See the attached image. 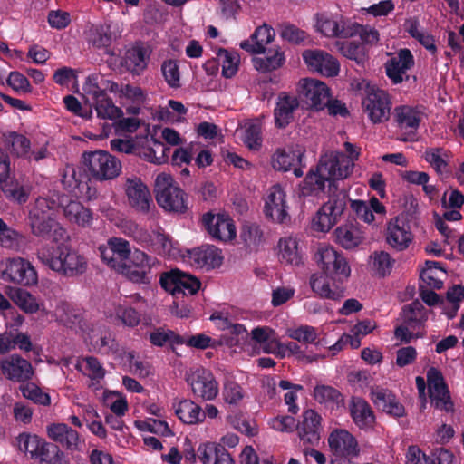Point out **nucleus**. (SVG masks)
<instances>
[{"label": "nucleus", "instance_id": "1", "mask_svg": "<svg viewBox=\"0 0 464 464\" xmlns=\"http://www.w3.org/2000/svg\"><path fill=\"white\" fill-rule=\"evenodd\" d=\"M37 258L52 269L67 277L79 276L88 267L86 258L70 244L45 245L37 250Z\"/></svg>", "mask_w": 464, "mask_h": 464}, {"label": "nucleus", "instance_id": "2", "mask_svg": "<svg viewBox=\"0 0 464 464\" xmlns=\"http://www.w3.org/2000/svg\"><path fill=\"white\" fill-rule=\"evenodd\" d=\"M55 202L45 198L36 199L29 212V225L32 234L44 239L63 241L68 237L67 231L55 219Z\"/></svg>", "mask_w": 464, "mask_h": 464}, {"label": "nucleus", "instance_id": "3", "mask_svg": "<svg viewBox=\"0 0 464 464\" xmlns=\"http://www.w3.org/2000/svg\"><path fill=\"white\" fill-rule=\"evenodd\" d=\"M154 192L157 203L165 211L177 214L188 211V196L169 174L163 172L157 176Z\"/></svg>", "mask_w": 464, "mask_h": 464}, {"label": "nucleus", "instance_id": "4", "mask_svg": "<svg viewBox=\"0 0 464 464\" xmlns=\"http://www.w3.org/2000/svg\"><path fill=\"white\" fill-rule=\"evenodd\" d=\"M82 162L91 179L106 181L116 179L121 172V162L106 150L85 151Z\"/></svg>", "mask_w": 464, "mask_h": 464}, {"label": "nucleus", "instance_id": "5", "mask_svg": "<svg viewBox=\"0 0 464 464\" xmlns=\"http://www.w3.org/2000/svg\"><path fill=\"white\" fill-rule=\"evenodd\" d=\"M316 261L324 274L333 281L343 283L351 275V268L343 254L327 245L320 246L316 254Z\"/></svg>", "mask_w": 464, "mask_h": 464}, {"label": "nucleus", "instance_id": "6", "mask_svg": "<svg viewBox=\"0 0 464 464\" xmlns=\"http://www.w3.org/2000/svg\"><path fill=\"white\" fill-rule=\"evenodd\" d=\"M0 278L4 281L31 286L38 282V276L34 266L22 257L7 258L0 264Z\"/></svg>", "mask_w": 464, "mask_h": 464}, {"label": "nucleus", "instance_id": "7", "mask_svg": "<svg viewBox=\"0 0 464 464\" xmlns=\"http://www.w3.org/2000/svg\"><path fill=\"white\" fill-rule=\"evenodd\" d=\"M160 283L161 287L170 293L173 296L193 295L200 288L201 283L196 277L178 268L171 269L160 276Z\"/></svg>", "mask_w": 464, "mask_h": 464}, {"label": "nucleus", "instance_id": "8", "mask_svg": "<svg viewBox=\"0 0 464 464\" xmlns=\"http://www.w3.org/2000/svg\"><path fill=\"white\" fill-rule=\"evenodd\" d=\"M318 169L329 182V191L337 188V180L347 178L352 168L347 156L342 152H331L323 155L318 163Z\"/></svg>", "mask_w": 464, "mask_h": 464}, {"label": "nucleus", "instance_id": "9", "mask_svg": "<svg viewBox=\"0 0 464 464\" xmlns=\"http://www.w3.org/2000/svg\"><path fill=\"white\" fill-rule=\"evenodd\" d=\"M362 106L370 121L374 124L385 122L390 119L392 100L390 94L383 90L369 87L362 100Z\"/></svg>", "mask_w": 464, "mask_h": 464}, {"label": "nucleus", "instance_id": "10", "mask_svg": "<svg viewBox=\"0 0 464 464\" xmlns=\"http://www.w3.org/2000/svg\"><path fill=\"white\" fill-rule=\"evenodd\" d=\"M286 203V194L279 185L272 186L265 200L264 214L267 219L278 224H284L290 219Z\"/></svg>", "mask_w": 464, "mask_h": 464}, {"label": "nucleus", "instance_id": "11", "mask_svg": "<svg viewBox=\"0 0 464 464\" xmlns=\"http://www.w3.org/2000/svg\"><path fill=\"white\" fill-rule=\"evenodd\" d=\"M0 371L6 379L14 382H29L34 375L31 362L18 354L0 359Z\"/></svg>", "mask_w": 464, "mask_h": 464}, {"label": "nucleus", "instance_id": "12", "mask_svg": "<svg viewBox=\"0 0 464 464\" xmlns=\"http://www.w3.org/2000/svg\"><path fill=\"white\" fill-rule=\"evenodd\" d=\"M187 382L193 394L204 401H212L218 394V384L208 370L198 369L187 378Z\"/></svg>", "mask_w": 464, "mask_h": 464}, {"label": "nucleus", "instance_id": "13", "mask_svg": "<svg viewBox=\"0 0 464 464\" xmlns=\"http://www.w3.org/2000/svg\"><path fill=\"white\" fill-rule=\"evenodd\" d=\"M299 93L311 110L320 111L325 108L324 103L330 97V89L321 81L306 78L300 82Z\"/></svg>", "mask_w": 464, "mask_h": 464}, {"label": "nucleus", "instance_id": "14", "mask_svg": "<svg viewBox=\"0 0 464 464\" xmlns=\"http://www.w3.org/2000/svg\"><path fill=\"white\" fill-rule=\"evenodd\" d=\"M302 56L310 70L324 76H335L340 71L338 61L325 51L305 50Z\"/></svg>", "mask_w": 464, "mask_h": 464}, {"label": "nucleus", "instance_id": "15", "mask_svg": "<svg viewBox=\"0 0 464 464\" xmlns=\"http://www.w3.org/2000/svg\"><path fill=\"white\" fill-rule=\"evenodd\" d=\"M202 222L208 233L214 239L227 241L236 237L233 220L226 214L214 215L208 212L203 215Z\"/></svg>", "mask_w": 464, "mask_h": 464}, {"label": "nucleus", "instance_id": "16", "mask_svg": "<svg viewBox=\"0 0 464 464\" xmlns=\"http://www.w3.org/2000/svg\"><path fill=\"white\" fill-rule=\"evenodd\" d=\"M125 193L130 206L137 212L148 214L152 202L148 187L140 178H128L125 185Z\"/></svg>", "mask_w": 464, "mask_h": 464}, {"label": "nucleus", "instance_id": "17", "mask_svg": "<svg viewBox=\"0 0 464 464\" xmlns=\"http://www.w3.org/2000/svg\"><path fill=\"white\" fill-rule=\"evenodd\" d=\"M413 66L414 57L407 48L401 49L396 56L390 58L384 64L386 75L393 84L409 80L407 71Z\"/></svg>", "mask_w": 464, "mask_h": 464}, {"label": "nucleus", "instance_id": "18", "mask_svg": "<svg viewBox=\"0 0 464 464\" xmlns=\"http://www.w3.org/2000/svg\"><path fill=\"white\" fill-rule=\"evenodd\" d=\"M396 127L407 135L416 134L422 121V111L418 106L399 105L392 112Z\"/></svg>", "mask_w": 464, "mask_h": 464}, {"label": "nucleus", "instance_id": "19", "mask_svg": "<svg viewBox=\"0 0 464 464\" xmlns=\"http://www.w3.org/2000/svg\"><path fill=\"white\" fill-rule=\"evenodd\" d=\"M299 101L295 95L281 92L274 109L275 126L285 129L295 120V111L299 108Z\"/></svg>", "mask_w": 464, "mask_h": 464}, {"label": "nucleus", "instance_id": "20", "mask_svg": "<svg viewBox=\"0 0 464 464\" xmlns=\"http://www.w3.org/2000/svg\"><path fill=\"white\" fill-rule=\"evenodd\" d=\"M322 417L314 410L308 409L303 413V420L296 426L298 436L304 444L317 445L320 440Z\"/></svg>", "mask_w": 464, "mask_h": 464}, {"label": "nucleus", "instance_id": "21", "mask_svg": "<svg viewBox=\"0 0 464 464\" xmlns=\"http://www.w3.org/2000/svg\"><path fill=\"white\" fill-rule=\"evenodd\" d=\"M334 458L356 457L360 450L356 439L345 430L333 431L328 439Z\"/></svg>", "mask_w": 464, "mask_h": 464}, {"label": "nucleus", "instance_id": "22", "mask_svg": "<svg viewBox=\"0 0 464 464\" xmlns=\"http://www.w3.org/2000/svg\"><path fill=\"white\" fill-rule=\"evenodd\" d=\"M342 283L333 281L324 274H314L310 277V286L318 296L330 300H338L343 296Z\"/></svg>", "mask_w": 464, "mask_h": 464}, {"label": "nucleus", "instance_id": "23", "mask_svg": "<svg viewBox=\"0 0 464 464\" xmlns=\"http://www.w3.org/2000/svg\"><path fill=\"white\" fill-rule=\"evenodd\" d=\"M373 403L383 412L399 418L405 415L404 406L398 401L395 394L388 389L376 387L372 390Z\"/></svg>", "mask_w": 464, "mask_h": 464}, {"label": "nucleus", "instance_id": "24", "mask_svg": "<svg viewBox=\"0 0 464 464\" xmlns=\"http://www.w3.org/2000/svg\"><path fill=\"white\" fill-rule=\"evenodd\" d=\"M412 240V234L409 223L403 218L396 217L388 226L387 242L399 251L409 246Z\"/></svg>", "mask_w": 464, "mask_h": 464}, {"label": "nucleus", "instance_id": "25", "mask_svg": "<svg viewBox=\"0 0 464 464\" xmlns=\"http://www.w3.org/2000/svg\"><path fill=\"white\" fill-rule=\"evenodd\" d=\"M350 415L355 425L364 430L373 428L375 415L371 405L360 397H352L349 404Z\"/></svg>", "mask_w": 464, "mask_h": 464}, {"label": "nucleus", "instance_id": "26", "mask_svg": "<svg viewBox=\"0 0 464 464\" xmlns=\"http://www.w3.org/2000/svg\"><path fill=\"white\" fill-rule=\"evenodd\" d=\"M51 440L59 443L68 450H78L80 443L79 433L65 423H53L47 428Z\"/></svg>", "mask_w": 464, "mask_h": 464}, {"label": "nucleus", "instance_id": "27", "mask_svg": "<svg viewBox=\"0 0 464 464\" xmlns=\"http://www.w3.org/2000/svg\"><path fill=\"white\" fill-rule=\"evenodd\" d=\"M275 35V30L271 26H258L249 39L240 43V48L254 54L265 53L266 45L273 41Z\"/></svg>", "mask_w": 464, "mask_h": 464}, {"label": "nucleus", "instance_id": "28", "mask_svg": "<svg viewBox=\"0 0 464 464\" xmlns=\"http://www.w3.org/2000/svg\"><path fill=\"white\" fill-rule=\"evenodd\" d=\"M151 54L150 46L136 43L125 54V65L133 74H140L147 67Z\"/></svg>", "mask_w": 464, "mask_h": 464}, {"label": "nucleus", "instance_id": "29", "mask_svg": "<svg viewBox=\"0 0 464 464\" xmlns=\"http://www.w3.org/2000/svg\"><path fill=\"white\" fill-rule=\"evenodd\" d=\"M189 259L194 265L207 269L221 266L223 256L221 251L215 246H202L189 251Z\"/></svg>", "mask_w": 464, "mask_h": 464}, {"label": "nucleus", "instance_id": "30", "mask_svg": "<svg viewBox=\"0 0 464 464\" xmlns=\"http://www.w3.org/2000/svg\"><path fill=\"white\" fill-rule=\"evenodd\" d=\"M198 456L203 464H234V460L226 448L215 442L199 445Z\"/></svg>", "mask_w": 464, "mask_h": 464}, {"label": "nucleus", "instance_id": "31", "mask_svg": "<svg viewBox=\"0 0 464 464\" xmlns=\"http://www.w3.org/2000/svg\"><path fill=\"white\" fill-rule=\"evenodd\" d=\"M316 26L327 37L349 38L353 36L356 32L354 28L351 27V24L324 14L317 18Z\"/></svg>", "mask_w": 464, "mask_h": 464}, {"label": "nucleus", "instance_id": "32", "mask_svg": "<svg viewBox=\"0 0 464 464\" xmlns=\"http://www.w3.org/2000/svg\"><path fill=\"white\" fill-rule=\"evenodd\" d=\"M304 158V150H277L273 156V167L276 170L288 171L292 167L301 165Z\"/></svg>", "mask_w": 464, "mask_h": 464}, {"label": "nucleus", "instance_id": "33", "mask_svg": "<svg viewBox=\"0 0 464 464\" xmlns=\"http://www.w3.org/2000/svg\"><path fill=\"white\" fill-rule=\"evenodd\" d=\"M401 317L404 324L416 329L427 321V310L419 300H415L402 307Z\"/></svg>", "mask_w": 464, "mask_h": 464}, {"label": "nucleus", "instance_id": "34", "mask_svg": "<svg viewBox=\"0 0 464 464\" xmlns=\"http://www.w3.org/2000/svg\"><path fill=\"white\" fill-rule=\"evenodd\" d=\"M177 417L185 424H198L204 421L202 408L191 400H182L175 406Z\"/></svg>", "mask_w": 464, "mask_h": 464}, {"label": "nucleus", "instance_id": "35", "mask_svg": "<svg viewBox=\"0 0 464 464\" xmlns=\"http://www.w3.org/2000/svg\"><path fill=\"white\" fill-rule=\"evenodd\" d=\"M314 399L325 407L334 409L343 405V394L334 387L325 384H318L314 388Z\"/></svg>", "mask_w": 464, "mask_h": 464}, {"label": "nucleus", "instance_id": "36", "mask_svg": "<svg viewBox=\"0 0 464 464\" xmlns=\"http://www.w3.org/2000/svg\"><path fill=\"white\" fill-rule=\"evenodd\" d=\"M6 294L9 298L26 314H34L40 310L42 304L35 296L24 289L9 287Z\"/></svg>", "mask_w": 464, "mask_h": 464}, {"label": "nucleus", "instance_id": "37", "mask_svg": "<svg viewBox=\"0 0 464 464\" xmlns=\"http://www.w3.org/2000/svg\"><path fill=\"white\" fill-rule=\"evenodd\" d=\"M149 340L151 345L157 347H163L167 344H169L173 352L175 351V345H181L185 343L183 336L176 334L172 330H165L162 327H158L150 333Z\"/></svg>", "mask_w": 464, "mask_h": 464}, {"label": "nucleus", "instance_id": "38", "mask_svg": "<svg viewBox=\"0 0 464 464\" xmlns=\"http://www.w3.org/2000/svg\"><path fill=\"white\" fill-rule=\"evenodd\" d=\"M285 61L284 52L280 47L268 49L264 58H255V68L262 72H272L280 68Z\"/></svg>", "mask_w": 464, "mask_h": 464}, {"label": "nucleus", "instance_id": "39", "mask_svg": "<svg viewBox=\"0 0 464 464\" xmlns=\"http://www.w3.org/2000/svg\"><path fill=\"white\" fill-rule=\"evenodd\" d=\"M65 218L81 227L89 226L92 220V214L90 209L75 200L70 201L63 208Z\"/></svg>", "mask_w": 464, "mask_h": 464}, {"label": "nucleus", "instance_id": "40", "mask_svg": "<svg viewBox=\"0 0 464 464\" xmlns=\"http://www.w3.org/2000/svg\"><path fill=\"white\" fill-rule=\"evenodd\" d=\"M35 461H38L39 464H69L65 454L60 448L45 440L40 447Z\"/></svg>", "mask_w": 464, "mask_h": 464}, {"label": "nucleus", "instance_id": "41", "mask_svg": "<svg viewBox=\"0 0 464 464\" xmlns=\"http://www.w3.org/2000/svg\"><path fill=\"white\" fill-rule=\"evenodd\" d=\"M97 116L102 119L116 120L123 115L122 110L116 106L105 92L99 99L92 102Z\"/></svg>", "mask_w": 464, "mask_h": 464}, {"label": "nucleus", "instance_id": "42", "mask_svg": "<svg viewBox=\"0 0 464 464\" xmlns=\"http://www.w3.org/2000/svg\"><path fill=\"white\" fill-rule=\"evenodd\" d=\"M89 44L101 49L110 46L112 43V34L109 25H92L86 34Z\"/></svg>", "mask_w": 464, "mask_h": 464}, {"label": "nucleus", "instance_id": "43", "mask_svg": "<svg viewBox=\"0 0 464 464\" xmlns=\"http://www.w3.org/2000/svg\"><path fill=\"white\" fill-rule=\"evenodd\" d=\"M280 260L283 263L298 266L302 262V256L298 251V243L295 238H281L279 241Z\"/></svg>", "mask_w": 464, "mask_h": 464}, {"label": "nucleus", "instance_id": "44", "mask_svg": "<svg viewBox=\"0 0 464 464\" xmlns=\"http://www.w3.org/2000/svg\"><path fill=\"white\" fill-rule=\"evenodd\" d=\"M429 392L436 408L446 412H452L454 411L453 402L450 400V392L444 381L430 387Z\"/></svg>", "mask_w": 464, "mask_h": 464}, {"label": "nucleus", "instance_id": "45", "mask_svg": "<svg viewBox=\"0 0 464 464\" xmlns=\"http://www.w3.org/2000/svg\"><path fill=\"white\" fill-rule=\"evenodd\" d=\"M217 56L222 66V75L227 79L232 78L238 71L240 61L238 53L235 51L219 48Z\"/></svg>", "mask_w": 464, "mask_h": 464}, {"label": "nucleus", "instance_id": "46", "mask_svg": "<svg viewBox=\"0 0 464 464\" xmlns=\"http://www.w3.org/2000/svg\"><path fill=\"white\" fill-rule=\"evenodd\" d=\"M326 178L319 171L318 166L311 169L306 174L303 184L301 185V193L304 196L312 195L314 192L323 191L324 189Z\"/></svg>", "mask_w": 464, "mask_h": 464}, {"label": "nucleus", "instance_id": "47", "mask_svg": "<svg viewBox=\"0 0 464 464\" xmlns=\"http://www.w3.org/2000/svg\"><path fill=\"white\" fill-rule=\"evenodd\" d=\"M336 241L345 249H352L357 246L362 237L360 231L353 226H341L335 230Z\"/></svg>", "mask_w": 464, "mask_h": 464}, {"label": "nucleus", "instance_id": "48", "mask_svg": "<svg viewBox=\"0 0 464 464\" xmlns=\"http://www.w3.org/2000/svg\"><path fill=\"white\" fill-rule=\"evenodd\" d=\"M423 158L438 174H442L448 167V153L443 148H428Z\"/></svg>", "mask_w": 464, "mask_h": 464}, {"label": "nucleus", "instance_id": "49", "mask_svg": "<svg viewBox=\"0 0 464 464\" xmlns=\"http://www.w3.org/2000/svg\"><path fill=\"white\" fill-rule=\"evenodd\" d=\"M240 237L249 247H256L264 242V232L256 223L245 222L242 225Z\"/></svg>", "mask_w": 464, "mask_h": 464}, {"label": "nucleus", "instance_id": "50", "mask_svg": "<svg viewBox=\"0 0 464 464\" xmlns=\"http://www.w3.org/2000/svg\"><path fill=\"white\" fill-rule=\"evenodd\" d=\"M331 192L329 200L324 203V209H329V213H333L339 218L346 209L348 192L344 188L341 190L334 188Z\"/></svg>", "mask_w": 464, "mask_h": 464}, {"label": "nucleus", "instance_id": "51", "mask_svg": "<svg viewBox=\"0 0 464 464\" xmlns=\"http://www.w3.org/2000/svg\"><path fill=\"white\" fill-rule=\"evenodd\" d=\"M5 144L11 152L17 157L26 156L31 147L30 140L15 131H12L6 136Z\"/></svg>", "mask_w": 464, "mask_h": 464}, {"label": "nucleus", "instance_id": "52", "mask_svg": "<svg viewBox=\"0 0 464 464\" xmlns=\"http://www.w3.org/2000/svg\"><path fill=\"white\" fill-rule=\"evenodd\" d=\"M160 70L164 80L170 88L177 89L180 87V72L177 60H164Z\"/></svg>", "mask_w": 464, "mask_h": 464}, {"label": "nucleus", "instance_id": "53", "mask_svg": "<svg viewBox=\"0 0 464 464\" xmlns=\"http://www.w3.org/2000/svg\"><path fill=\"white\" fill-rule=\"evenodd\" d=\"M372 269L382 277L391 274L394 260L383 251L374 252L372 256Z\"/></svg>", "mask_w": 464, "mask_h": 464}, {"label": "nucleus", "instance_id": "54", "mask_svg": "<svg viewBox=\"0 0 464 464\" xmlns=\"http://www.w3.org/2000/svg\"><path fill=\"white\" fill-rule=\"evenodd\" d=\"M135 426L141 431H149L162 436L172 434L168 423L165 420L148 419L146 420H136Z\"/></svg>", "mask_w": 464, "mask_h": 464}, {"label": "nucleus", "instance_id": "55", "mask_svg": "<svg viewBox=\"0 0 464 464\" xmlns=\"http://www.w3.org/2000/svg\"><path fill=\"white\" fill-rule=\"evenodd\" d=\"M338 218L324 209V204L317 211L316 217L313 219L314 228L320 232L329 231L337 222Z\"/></svg>", "mask_w": 464, "mask_h": 464}, {"label": "nucleus", "instance_id": "56", "mask_svg": "<svg viewBox=\"0 0 464 464\" xmlns=\"http://www.w3.org/2000/svg\"><path fill=\"white\" fill-rule=\"evenodd\" d=\"M222 396L225 402L238 405L244 398L243 388L233 380H227L223 385Z\"/></svg>", "mask_w": 464, "mask_h": 464}, {"label": "nucleus", "instance_id": "57", "mask_svg": "<svg viewBox=\"0 0 464 464\" xmlns=\"http://www.w3.org/2000/svg\"><path fill=\"white\" fill-rule=\"evenodd\" d=\"M115 316L128 327H135L140 322V313L131 306L118 305L115 308Z\"/></svg>", "mask_w": 464, "mask_h": 464}, {"label": "nucleus", "instance_id": "58", "mask_svg": "<svg viewBox=\"0 0 464 464\" xmlns=\"http://www.w3.org/2000/svg\"><path fill=\"white\" fill-rule=\"evenodd\" d=\"M340 50L350 60H354L358 64L363 63L366 58L364 46L358 42L343 43Z\"/></svg>", "mask_w": 464, "mask_h": 464}, {"label": "nucleus", "instance_id": "59", "mask_svg": "<svg viewBox=\"0 0 464 464\" xmlns=\"http://www.w3.org/2000/svg\"><path fill=\"white\" fill-rule=\"evenodd\" d=\"M22 394L28 400H31L34 403L48 406L51 403L50 395L44 392L41 388L34 383H27L21 389Z\"/></svg>", "mask_w": 464, "mask_h": 464}, {"label": "nucleus", "instance_id": "60", "mask_svg": "<svg viewBox=\"0 0 464 464\" xmlns=\"http://www.w3.org/2000/svg\"><path fill=\"white\" fill-rule=\"evenodd\" d=\"M244 144L250 150H258L262 146L261 127L257 123L249 124L244 132Z\"/></svg>", "mask_w": 464, "mask_h": 464}, {"label": "nucleus", "instance_id": "61", "mask_svg": "<svg viewBox=\"0 0 464 464\" xmlns=\"http://www.w3.org/2000/svg\"><path fill=\"white\" fill-rule=\"evenodd\" d=\"M280 36L295 44H298L307 38V34L292 24H283L280 26Z\"/></svg>", "mask_w": 464, "mask_h": 464}, {"label": "nucleus", "instance_id": "62", "mask_svg": "<svg viewBox=\"0 0 464 464\" xmlns=\"http://www.w3.org/2000/svg\"><path fill=\"white\" fill-rule=\"evenodd\" d=\"M288 336L293 340L304 343H315L318 337L316 329L310 325H302L290 330Z\"/></svg>", "mask_w": 464, "mask_h": 464}, {"label": "nucleus", "instance_id": "63", "mask_svg": "<svg viewBox=\"0 0 464 464\" xmlns=\"http://www.w3.org/2000/svg\"><path fill=\"white\" fill-rule=\"evenodd\" d=\"M109 245L111 246L120 265L130 258L131 250L127 240L121 237H112L109 239Z\"/></svg>", "mask_w": 464, "mask_h": 464}, {"label": "nucleus", "instance_id": "64", "mask_svg": "<svg viewBox=\"0 0 464 464\" xmlns=\"http://www.w3.org/2000/svg\"><path fill=\"white\" fill-rule=\"evenodd\" d=\"M130 259V265L140 270H146L147 273H150L151 267L156 261L155 257L149 256L139 249H136L131 253Z\"/></svg>", "mask_w": 464, "mask_h": 464}]
</instances>
